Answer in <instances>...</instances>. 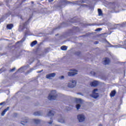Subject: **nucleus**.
Wrapping results in <instances>:
<instances>
[{"instance_id": "1", "label": "nucleus", "mask_w": 126, "mask_h": 126, "mask_svg": "<svg viewBox=\"0 0 126 126\" xmlns=\"http://www.w3.org/2000/svg\"><path fill=\"white\" fill-rule=\"evenodd\" d=\"M51 93L48 96V100H56L57 97H58V94L56 93V91H52Z\"/></svg>"}, {"instance_id": "2", "label": "nucleus", "mask_w": 126, "mask_h": 126, "mask_svg": "<svg viewBox=\"0 0 126 126\" xmlns=\"http://www.w3.org/2000/svg\"><path fill=\"white\" fill-rule=\"evenodd\" d=\"M31 18H32V17H31L27 21L22 24V30H24V29H27V30H28L27 31H29V29H28V27H27V25L29 24V22H30Z\"/></svg>"}, {"instance_id": "3", "label": "nucleus", "mask_w": 126, "mask_h": 126, "mask_svg": "<svg viewBox=\"0 0 126 126\" xmlns=\"http://www.w3.org/2000/svg\"><path fill=\"white\" fill-rule=\"evenodd\" d=\"M75 86H76V81L72 80L68 83V87L69 88H73Z\"/></svg>"}, {"instance_id": "4", "label": "nucleus", "mask_w": 126, "mask_h": 126, "mask_svg": "<svg viewBox=\"0 0 126 126\" xmlns=\"http://www.w3.org/2000/svg\"><path fill=\"white\" fill-rule=\"evenodd\" d=\"M97 91H98L97 89H94L93 91V94L92 95V97H93V98H94V99H97V98L99 97V94L96 93V92Z\"/></svg>"}, {"instance_id": "5", "label": "nucleus", "mask_w": 126, "mask_h": 126, "mask_svg": "<svg viewBox=\"0 0 126 126\" xmlns=\"http://www.w3.org/2000/svg\"><path fill=\"white\" fill-rule=\"evenodd\" d=\"M77 119L80 123H82V122L85 121V117L83 114L78 115Z\"/></svg>"}, {"instance_id": "6", "label": "nucleus", "mask_w": 126, "mask_h": 126, "mask_svg": "<svg viewBox=\"0 0 126 126\" xmlns=\"http://www.w3.org/2000/svg\"><path fill=\"white\" fill-rule=\"evenodd\" d=\"M98 84L99 83L97 81H94L90 83V85L92 87H96V86H98Z\"/></svg>"}, {"instance_id": "7", "label": "nucleus", "mask_w": 126, "mask_h": 126, "mask_svg": "<svg viewBox=\"0 0 126 126\" xmlns=\"http://www.w3.org/2000/svg\"><path fill=\"white\" fill-rule=\"evenodd\" d=\"M56 76V73H52L46 75V78L48 79H51L52 77H55Z\"/></svg>"}, {"instance_id": "8", "label": "nucleus", "mask_w": 126, "mask_h": 126, "mask_svg": "<svg viewBox=\"0 0 126 126\" xmlns=\"http://www.w3.org/2000/svg\"><path fill=\"white\" fill-rule=\"evenodd\" d=\"M67 74L68 76H73L77 74V70H75V72H68Z\"/></svg>"}, {"instance_id": "9", "label": "nucleus", "mask_w": 126, "mask_h": 126, "mask_svg": "<svg viewBox=\"0 0 126 126\" xmlns=\"http://www.w3.org/2000/svg\"><path fill=\"white\" fill-rule=\"evenodd\" d=\"M116 94H117V92L115 90L112 91L110 94L111 98H112V97H115V96H116Z\"/></svg>"}, {"instance_id": "10", "label": "nucleus", "mask_w": 126, "mask_h": 126, "mask_svg": "<svg viewBox=\"0 0 126 126\" xmlns=\"http://www.w3.org/2000/svg\"><path fill=\"white\" fill-rule=\"evenodd\" d=\"M104 64L106 65V64H109L110 63H111V61L110 60V59L108 58H105V60H104Z\"/></svg>"}, {"instance_id": "11", "label": "nucleus", "mask_w": 126, "mask_h": 126, "mask_svg": "<svg viewBox=\"0 0 126 126\" xmlns=\"http://www.w3.org/2000/svg\"><path fill=\"white\" fill-rule=\"evenodd\" d=\"M30 33V31H26L25 32V37L24 38H22V41H25V40L26 39V37H27V36H28V34Z\"/></svg>"}, {"instance_id": "12", "label": "nucleus", "mask_w": 126, "mask_h": 126, "mask_svg": "<svg viewBox=\"0 0 126 126\" xmlns=\"http://www.w3.org/2000/svg\"><path fill=\"white\" fill-rule=\"evenodd\" d=\"M9 110V107H7L6 109H5L1 113V116H4L5 115V113L7 112Z\"/></svg>"}, {"instance_id": "13", "label": "nucleus", "mask_w": 126, "mask_h": 126, "mask_svg": "<svg viewBox=\"0 0 126 126\" xmlns=\"http://www.w3.org/2000/svg\"><path fill=\"white\" fill-rule=\"evenodd\" d=\"M7 29H8L9 30H11L12 28H13V24H8L6 26Z\"/></svg>"}, {"instance_id": "14", "label": "nucleus", "mask_w": 126, "mask_h": 126, "mask_svg": "<svg viewBox=\"0 0 126 126\" xmlns=\"http://www.w3.org/2000/svg\"><path fill=\"white\" fill-rule=\"evenodd\" d=\"M37 43L38 41H37V40H34L31 43V47H34V46L37 45Z\"/></svg>"}, {"instance_id": "15", "label": "nucleus", "mask_w": 126, "mask_h": 126, "mask_svg": "<svg viewBox=\"0 0 126 126\" xmlns=\"http://www.w3.org/2000/svg\"><path fill=\"white\" fill-rule=\"evenodd\" d=\"M121 43L123 44L121 47H123V48L126 49V39L124 40V41H121Z\"/></svg>"}, {"instance_id": "16", "label": "nucleus", "mask_w": 126, "mask_h": 126, "mask_svg": "<svg viewBox=\"0 0 126 126\" xmlns=\"http://www.w3.org/2000/svg\"><path fill=\"white\" fill-rule=\"evenodd\" d=\"M54 114L55 112L53 113V110H50L48 113V116L49 117H53Z\"/></svg>"}, {"instance_id": "17", "label": "nucleus", "mask_w": 126, "mask_h": 126, "mask_svg": "<svg viewBox=\"0 0 126 126\" xmlns=\"http://www.w3.org/2000/svg\"><path fill=\"white\" fill-rule=\"evenodd\" d=\"M97 11L98 13V16H102L103 12L102 11V10L101 9H98Z\"/></svg>"}, {"instance_id": "18", "label": "nucleus", "mask_w": 126, "mask_h": 126, "mask_svg": "<svg viewBox=\"0 0 126 126\" xmlns=\"http://www.w3.org/2000/svg\"><path fill=\"white\" fill-rule=\"evenodd\" d=\"M4 71H6V68H4V67H2L0 69V73H2V72H4Z\"/></svg>"}, {"instance_id": "19", "label": "nucleus", "mask_w": 126, "mask_h": 126, "mask_svg": "<svg viewBox=\"0 0 126 126\" xmlns=\"http://www.w3.org/2000/svg\"><path fill=\"white\" fill-rule=\"evenodd\" d=\"M61 49L62 51H66L67 50V46L63 45L61 47Z\"/></svg>"}, {"instance_id": "20", "label": "nucleus", "mask_w": 126, "mask_h": 126, "mask_svg": "<svg viewBox=\"0 0 126 126\" xmlns=\"http://www.w3.org/2000/svg\"><path fill=\"white\" fill-rule=\"evenodd\" d=\"M33 121L35 124H36V125H38V124H40V123H41V121L38 119H33Z\"/></svg>"}, {"instance_id": "21", "label": "nucleus", "mask_w": 126, "mask_h": 126, "mask_svg": "<svg viewBox=\"0 0 126 126\" xmlns=\"http://www.w3.org/2000/svg\"><path fill=\"white\" fill-rule=\"evenodd\" d=\"M34 116H41V112L39 111L35 112L33 113Z\"/></svg>"}, {"instance_id": "22", "label": "nucleus", "mask_w": 126, "mask_h": 126, "mask_svg": "<svg viewBox=\"0 0 126 126\" xmlns=\"http://www.w3.org/2000/svg\"><path fill=\"white\" fill-rule=\"evenodd\" d=\"M26 123H28V120L26 119L24 121H21V124L22 125H24V124H26Z\"/></svg>"}, {"instance_id": "23", "label": "nucleus", "mask_w": 126, "mask_h": 126, "mask_svg": "<svg viewBox=\"0 0 126 126\" xmlns=\"http://www.w3.org/2000/svg\"><path fill=\"white\" fill-rule=\"evenodd\" d=\"M80 107H81V105L80 104H77L76 105V108L77 110H79V109H80Z\"/></svg>"}, {"instance_id": "24", "label": "nucleus", "mask_w": 126, "mask_h": 126, "mask_svg": "<svg viewBox=\"0 0 126 126\" xmlns=\"http://www.w3.org/2000/svg\"><path fill=\"white\" fill-rule=\"evenodd\" d=\"M58 122H59V123H62V124H63V123H64V120L63 119H59Z\"/></svg>"}, {"instance_id": "25", "label": "nucleus", "mask_w": 126, "mask_h": 126, "mask_svg": "<svg viewBox=\"0 0 126 126\" xmlns=\"http://www.w3.org/2000/svg\"><path fill=\"white\" fill-rule=\"evenodd\" d=\"M34 70V69L31 68L29 70L27 71V73H30V72H32Z\"/></svg>"}, {"instance_id": "26", "label": "nucleus", "mask_w": 126, "mask_h": 126, "mask_svg": "<svg viewBox=\"0 0 126 126\" xmlns=\"http://www.w3.org/2000/svg\"><path fill=\"white\" fill-rule=\"evenodd\" d=\"M75 54L77 55V56H80V55H81V52L80 51H78V52H76L75 53Z\"/></svg>"}, {"instance_id": "27", "label": "nucleus", "mask_w": 126, "mask_h": 126, "mask_svg": "<svg viewBox=\"0 0 126 126\" xmlns=\"http://www.w3.org/2000/svg\"><path fill=\"white\" fill-rule=\"evenodd\" d=\"M90 73L91 74H92V75H94V76H95V75H96V73L94 71H91Z\"/></svg>"}, {"instance_id": "28", "label": "nucleus", "mask_w": 126, "mask_h": 126, "mask_svg": "<svg viewBox=\"0 0 126 126\" xmlns=\"http://www.w3.org/2000/svg\"><path fill=\"white\" fill-rule=\"evenodd\" d=\"M77 102H78V103H82V100H81V99H78L77 100Z\"/></svg>"}, {"instance_id": "29", "label": "nucleus", "mask_w": 126, "mask_h": 126, "mask_svg": "<svg viewBox=\"0 0 126 126\" xmlns=\"http://www.w3.org/2000/svg\"><path fill=\"white\" fill-rule=\"evenodd\" d=\"M101 30H102V28H97L95 30V31H101Z\"/></svg>"}, {"instance_id": "30", "label": "nucleus", "mask_w": 126, "mask_h": 126, "mask_svg": "<svg viewBox=\"0 0 126 126\" xmlns=\"http://www.w3.org/2000/svg\"><path fill=\"white\" fill-rule=\"evenodd\" d=\"M107 43H108V45H109V46H108V47H113V45L111 44V43H110V42L107 41Z\"/></svg>"}, {"instance_id": "31", "label": "nucleus", "mask_w": 126, "mask_h": 126, "mask_svg": "<svg viewBox=\"0 0 126 126\" xmlns=\"http://www.w3.org/2000/svg\"><path fill=\"white\" fill-rule=\"evenodd\" d=\"M63 2H64V3H66V4L69 3V1L67 0H64Z\"/></svg>"}, {"instance_id": "32", "label": "nucleus", "mask_w": 126, "mask_h": 126, "mask_svg": "<svg viewBox=\"0 0 126 126\" xmlns=\"http://www.w3.org/2000/svg\"><path fill=\"white\" fill-rule=\"evenodd\" d=\"M15 70V67L12 68L10 71H14Z\"/></svg>"}, {"instance_id": "33", "label": "nucleus", "mask_w": 126, "mask_h": 126, "mask_svg": "<svg viewBox=\"0 0 126 126\" xmlns=\"http://www.w3.org/2000/svg\"><path fill=\"white\" fill-rule=\"evenodd\" d=\"M48 124H49V125H52V124H53V120H51L50 122H48Z\"/></svg>"}, {"instance_id": "34", "label": "nucleus", "mask_w": 126, "mask_h": 126, "mask_svg": "<svg viewBox=\"0 0 126 126\" xmlns=\"http://www.w3.org/2000/svg\"><path fill=\"white\" fill-rule=\"evenodd\" d=\"M60 78L61 79H63L64 78V76H61L60 77Z\"/></svg>"}, {"instance_id": "35", "label": "nucleus", "mask_w": 126, "mask_h": 126, "mask_svg": "<svg viewBox=\"0 0 126 126\" xmlns=\"http://www.w3.org/2000/svg\"><path fill=\"white\" fill-rule=\"evenodd\" d=\"M42 71H43V70H40V71H37V73H40V72H42Z\"/></svg>"}, {"instance_id": "36", "label": "nucleus", "mask_w": 126, "mask_h": 126, "mask_svg": "<svg viewBox=\"0 0 126 126\" xmlns=\"http://www.w3.org/2000/svg\"><path fill=\"white\" fill-rule=\"evenodd\" d=\"M3 104H4V102L0 103V106H1V105H3Z\"/></svg>"}, {"instance_id": "37", "label": "nucleus", "mask_w": 126, "mask_h": 126, "mask_svg": "<svg viewBox=\"0 0 126 126\" xmlns=\"http://www.w3.org/2000/svg\"><path fill=\"white\" fill-rule=\"evenodd\" d=\"M99 43V41H95L94 44H95V45L97 44H98Z\"/></svg>"}, {"instance_id": "38", "label": "nucleus", "mask_w": 126, "mask_h": 126, "mask_svg": "<svg viewBox=\"0 0 126 126\" xmlns=\"http://www.w3.org/2000/svg\"><path fill=\"white\" fill-rule=\"evenodd\" d=\"M74 29H79V28L78 27H74Z\"/></svg>"}, {"instance_id": "39", "label": "nucleus", "mask_w": 126, "mask_h": 126, "mask_svg": "<svg viewBox=\"0 0 126 126\" xmlns=\"http://www.w3.org/2000/svg\"><path fill=\"white\" fill-rule=\"evenodd\" d=\"M49 2H52V1H54V0H48Z\"/></svg>"}, {"instance_id": "40", "label": "nucleus", "mask_w": 126, "mask_h": 126, "mask_svg": "<svg viewBox=\"0 0 126 126\" xmlns=\"http://www.w3.org/2000/svg\"><path fill=\"white\" fill-rule=\"evenodd\" d=\"M71 23H75V21H71Z\"/></svg>"}, {"instance_id": "41", "label": "nucleus", "mask_w": 126, "mask_h": 126, "mask_svg": "<svg viewBox=\"0 0 126 126\" xmlns=\"http://www.w3.org/2000/svg\"><path fill=\"white\" fill-rule=\"evenodd\" d=\"M20 69H21V68H20L19 69H18L17 71H19V70H20Z\"/></svg>"}, {"instance_id": "42", "label": "nucleus", "mask_w": 126, "mask_h": 126, "mask_svg": "<svg viewBox=\"0 0 126 126\" xmlns=\"http://www.w3.org/2000/svg\"><path fill=\"white\" fill-rule=\"evenodd\" d=\"M32 4L34 3V2L33 1H32Z\"/></svg>"}, {"instance_id": "43", "label": "nucleus", "mask_w": 126, "mask_h": 126, "mask_svg": "<svg viewBox=\"0 0 126 126\" xmlns=\"http://www.w3.org/2000/svg\"><path fill=\"white\" fill-rule=\"evenodd\" d=\"M99 126H102V124L99 125Z\"/></svg>"}, {"instance_id": "44", "label": "nucleus", "mask_w": 126, "mask_h": 126, "mask_svg": "<svg viewBox=\"0 0 126 126\" xmlns=\"http://www.w3.org/2000/svg\"><path fill=\"white\" fill-rule=\"evenodd\" d=\"M56 36H58V34H56Z\"/></svg>"}]
</instances>
